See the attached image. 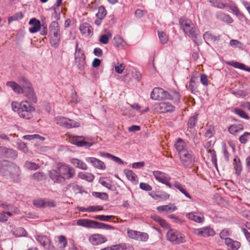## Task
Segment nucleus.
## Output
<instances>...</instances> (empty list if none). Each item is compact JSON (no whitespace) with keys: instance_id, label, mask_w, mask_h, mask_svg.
Segmentation results:
<instances>
[{"instance_id":"f257e3e1","label":"nucleus","mask_w":250,"mask_h":250,"mask_svg":"<svg viewBox=\"0 0 250 250\" xmlns=\"http://www.w3.org/2000/svg\"><path fill=\"white\" fill-rule=\"evenodd\" d=\"M75 175V169L65 164L58 166L48 172L49 178L55 183L63 184L66 179L72 178Z\"/></svg>"},{"instance_id":"f03ea898","label":"nucleus","mask_w":250,"mask_h":250,"mask_svg":"<svg viewBox=\"0 0 250 250\" xmlns=\"http://www.w3.org/2000/svg\"><path fill=\"white\" fill-rule=\"evenodd\" d=\"M12 108L19 116L25 120H31L34 116L35 108L27 101H23L20 103L12 102Z\"/></svg>"},{"instance_id":"7ed1b4c3","label":"nucleus","mask_w":250,"mask_h":250,"mask_svg":"<svg viewBox=\"0 0 250 250\" xmlns=\"http://www.w3.org/2000/svg\"><path fill=\"white\" fill-rule=\"evenodd\" d=\"M179 24L184 33L189 37L196 38L197 37L196 30L192 21L184 17L179 19Z\"/></svg>"},{"instance_id":"20e7f679","label":"nucleus","mask_w":250,"mask_h":250,"mask_svg":"<svg viewBox=\"0 0 250 250\" xmlns=\"http://www.w3.org/2000/svg\"><path fill=\"white\" fill-rule=\"evenodd\" d=\"M19 171V167L13 163L6 161H0V172L3 175H15Z\"/></svg>"},{"instance_id":"39448f33","label":"nucleus","mask_w":250,"mask_h":250,"mask_svg":"<svg viewBox=\"0 0 250 250\" xmlns=\"http://www.w3.org/2000/svg\"><path fill=\"white\" fill-rule=\"evenodd\" d=\"M21 84L23 87L22 93L30 101L33 103H36L37 98L33 89L31 83L25 78H22L21 80Z\"/></svg>"},{"instance_id":"423d86ee","label":"nucleus","mask_w":250,"mask_h":250,"mask_svg":"<svg viewBox=\"0 0 250 250\" xmlns=\"http://www.w3.org/2000/svg\"><path fill=\"white\" fill-rule=\"evenodd\" d=\"M49 28L51 43L53 46H57L59 44L61 38V32L58 22L55 21L52 22Z\"/></svg>"},{"instance_id":"0eeeda50","label":"nucleus","mask_w":250,"mask_h":250,"mask_svg":"<svg viewBox=\"0 0 250 250\" xmlns=\"http://www.w3.org/2000/svg\"><path fill=\"white\" fill-rule=\"evenodd\" d=\"M167 238L172 243L175 245L183 243L186 241L184 234L178 230L172 229L167 231Z\"/></svg>"},{"instance_id":"6e6552de","label":"nucleus","mask_w":250,"mask_h":250,"mask_svg":"<svg viewBox=\"0 0 250 250\" xmlns=\"http://www.w3.org/2000/svg\"><path fill=\"white\" fill-rule=\"evenodd\" d=\"M75 63L80 70H83L86 66L85 57L81 48H78V42H76L75 53Z\"/></svg>"},{"instance_id":"1a4fd4ad","label":"nucleus","mask_w":250,"mask_h":250,"mask_svg":"<svg viewBox=\"0 0 250 250\" xmlns=\"http://www.w3.org/2000/svg\"><path fill=\"white\" fill-rule=\"evenodd\" d=\"M55 121L57 125L66 128L78 127L80 126L79 123L62 116L56 117Z\"/></svg>"},{"instance_id":"9d476101","label":"nucleus","mask_w":250,"mask_h":250,"mask_svg":"<svg viewBox=\"0 0 250 250\" xmlns=\"http://www.w3.org/2000/svg\"><path fill=\"white\" fill-rule=\"evenodd\" d=\"M179 156L183 166L187 167H191L194 163V158L191 151L187 150L179 154Z\"/></svg>"},{"instance_id":"9b49d317","label":"nucleus","mask_w":250,"mask_h":250,"mask_svg":"<svg viewBox=\"0 0 250 250\" xmlns=\"http://www.w3.org/2000/svg\"><path fill=\"white\" fill-rule=\"evenodd\" d=\"M152 174L156 180L167 185L169 188L172 187V185L169 182L171 178L166 173L161 171L155 170L152 172Z\"/></svg>"},{"instance_id":"f8f14e48","label":"nucleus","mask_w":250,"mask_h":250,"mask_svg":"<svg viewBox=\"0 0 250 250\" xmlns=\"http://www.w3.org/2000/svg\"><path fill=\"white\" fill-rule=\"evenodd\" d=\"M169 93L159 87L154 88L151 93V98L154 100H162L169 98Z\"/></svg>"},{"instance_id":"ddd939ff","label":"nucleus","mask_w":250,"mask_h":250,"mask_svg":"<svg viewBox=\"0 0 250 250\" xmlns=\"http://www.w3.org/2000/svg\"><path fill=\"white\" fill-rule=\"evenodd\" d=\"M37 241L47 250H55V248L51 244V240L46 235H37L35 236Z\"/></svg>"},{"instance_id":"4468645a","label":"nucleus","mask_w":250,"mask_h":250,"mask_svg":"<svg viewBox=\"0 0 250 250\" xmlns=\"http://www.w3.org/2000/svg\"><path fill=\"white\" fill-rule=\"evenodd\" d=\"M154 107L155 109L160 113L172 112L175 109L174 106L168 102H161L156 104Z\"/></svg>"},{"instance_id":"2eb2a0df","label":"nucleus","mask_w":250,"mask_h":250,"mask_svg":"<svg viewBox=\"0 0 250 250\" xmlns=\"http://www.w3.org/2000/svg\"><path fill=\"white\" fill-rule=\"evenodd\" d=\"M192 231L194 234L199 236L208 237L214 234V230L208 227L200 229H193Z\"/></svg>"},{"instance_id":"dca6fc26","label":"nucleus","mask_w":250,"mask_h":250,"mask_svg":"<svg viewBox=\"0 0 250 250\" xmlns=\"http://www.w3.org/2000/svg\"><path fill=\"white\" fill-rule=\"evenodd\" d=\"M17 156V152L12 149L0 146V157L15 159Z\"/></svg>"},{"instance_id":"f3484780","label":"nucleus","mask_w":250,"mask_h":250,"mask_svg":"<svg viewBox=\"0 0 250 250\" xmlns=\"http://www.w3.org/2000/svg\"><path fill=\"white\" fill-rule=\"evenodd\" d=\"M186 217L188 219L198 223H202L205 220L204 215L201 212L198 211L188 213L186 214Z\"/></svg>"},{"instance_id":"a211bd4d","label":"nucleus","mask_w":250,"mask_h":250,"mask_svg":"<svg viewBox=\"0 0 250 250\" xmlns=\"http://www.w3.org/2000/svg\"><path fill=\"white\" fill-rule=\"evenodd\" d=\"M79 29L81 33L85 37H91L93 35V28L87 22L81 24Z\"/></svg>"},{"instance_id":"6ab92c4d","label":"nucleus","mask_w":250,"mask_h":250,"mask_svg":"<svg viewBox=\"0 0 250 250\" xmlns=\"http://www.w3.org/2000/svg\"><path fill=\"white\" fill-rule=\"evenodd\" d=\"M84 139L85 138L83 136H77L71 140L72 143L78 146H91L92 144L86 142L84 141Z\"/></svg>"},{"instance_id":"aec40b11","label":"nucleus","mask_w":250,"mask_h":250,"mask_svg":"<svg viewBox=\"0 0 250 250\" xmlns=\"http://www.w3.org/2000/svg\"><path fill=\"white\" fill-rule=\"evenodd\" d=\"M174 146L176 150L178 152V154L188 150L187 143L184 140L180 138H177L175 140Z\"/></svg>"},{"instance_id":"412c9836","label":"nucleus","mask_w":250,"mask_h":250,"mask_svg":"<svg viewBox=\"0 0 250 250\" xmlns=\"http://www.w3.org/2000/svg\"><path fill=\"white\" fill-rule=\"evenodd\" d=\"M96 224V221H95L85 219H80L78 220L77 222V225L87 228L95 229Z\"/></svg>"},{"instance_id":"4be33fe9","label":"nucleus","mask_w":250,"mask_h":250,"mask_svg":"<svg viewBox=\"0 0 250 250\" xmlns=\"http://www.w3.org/2000/svg\"><path fill=\"white\" fill-rule=\"evenodd\" d=\"M86 160L97 168L102 170L105 169V165L104 163L98 159L94 157H88L86 159Z\"/></svg>"},{"instance_id":"5701e85b","label":"nucleus","mask_w":250,"mask_h":250,"mask_svg":"<svg viewBox=\"0 0 250 250\" xmlns=\"http://www.w3.org/2000/svg\"><path fill=\"white\" fill-rule=\"evenodd\" d=\"M89 241L93 245H98L105 242L107 239L102 235L95 234L89 238Z\"/></svg>"},{"instance_id":"b1692460","label":"nucleus","mask_w":250,"mask_h":250,"mask_svg":"<svg viewBox=\"0 0 250 250\" xmlns=\"http://www.w3.org/2000/svg\"><path fill=\"white\" fill-rule=\"evenodd\" d=\"M29 24L32 25L29 29L30 32L31 33H36L41 29V22L39 20L35 18L31 19L29 22Z\"/></svg>"},{"instance_id":"393cba45","label":"nucleus","mask_w":250,"mask_h":250,"mask_svg":"<svg viewBox=\"0 0 250 250\" xmlns=\"http://www.w3.org/2000/svg\"><path fill=\"white\" fill-rule=\"evenodd\" d=\"M211 143L210 142H208L205 145V148L207 149L208 152L210 153L211 157L212 163L217 168V157L216 152L214 149H211Z\"/></svg>"},{"instance_id":"a878e982","label":"nucleus","mask_w":250,"mask_h":250,"mask_svg":"<svg viewBox=\"0 0 250 250\" xmlns=\"http://www.w3.org/2000/svg\"><path fill=\"white\" fill-rule=\"evenodd\" d=\"M6 85L11 87L12 90L18 94H21L23 92V87L22 86L20 85L16 82L9 81L6 83ZM21 85H22L21 84Z\"/></svg>"},{"instance_id":"bb28decb","label":"nucleus","mask_w":250,"mask_h":250,"mask_svg":"<svg viewBox=\"0 0 250 250\" xmlns=\"http://www.w3.org/2000/svg\"><path fill=\"white\" fill-rule=\"evenodd\" d=\"M233 165L234 169L235 170V173L237 176L240 175L242 170V166L241 161L237 156H235L234 157L233 160Z\"/></svg>"},{"instance_id":"cd10ccee","label":"nucleus","mask_w":250,"mask_h":250,"mask_svg":"<svg viewBox=\"0 0 250 250\" xmlns=\"http://www.w3.org/2000/svg\"><path fill=\"white\" fill-rule=\"evenodd\" d=\"M225 244L232 250H237L241 246L239 242L229 238L226 239Z\"/></svg>"},{"instance_id":"c85d7f7f","label":"nucleus","mask_w":250,"mask_h":250,"mask_svg":"<svg viewBox=\"0 0 250 250\" xmlns=\"http://www.w3.org/2000/svg\"><path fill=\"white\" fill-rule=\"evenodd\" d=\"M157 209L159 212H172L177 209V207L172 204L158 207Z\"/></svg>"},{"instance_id":"c756f323","label":"nucleus","mask_w":250,"mask_h":250,"mask_svg":"<svg viewBox=\"0 0 250 250\" xmlns=\"http://www.w3.org/2000/svg\"><path fill=\"white\" fill-rule=\"evenodd\" d=\"M71 163L72 164V165L75 167H76L83 169V170H86L87 169V166L86 164L83 162L82 161L76 159V158H73L71 159L70 160Z\"/></svg>"},{"instance_id":"7c9ffc66","label":"nucleus","mask_w":250,"mask_h":250,"mask_svg":"<svg viewBox=\"0 0 250 250\" xmlns=\"http://www.w3.org/2000/svg\"><path fill=\"white\" fill-rule=\"evenodd\" d=\"M203 38L206 42L208 44H209L210 42H214L216 40H218L219 39V37L214 36L211 33L208 31H207L204 34Z\"/></svg>"},{"instance_id":"2f4dec72","label":"nucleus","mask_w":250,"mask_h":250,"mask_svg":"<svg viewBox=\"0 0 250 250\" xmlns=\"http://www.w3.org/2000/svg\"><path fill=\"white\" fill-rule=\"evenodd\" d=\"M12 232L16 237H26L27 235V232L22 227L15 228L12 230Z\"/></svg>"},{"instance_id":"473e14b6","label":"nucleus","mask_w":250,"mask_h":250,"mask_svg":"<svg viewBox=\"0 0 250 250\" xmlns=\"http://www.w3.org/2000/svg\"><path fill=\"white\" fill-rule=\"evenodd\" d=\"M244 130V126L242 125H231L228 129L229 132L233 135H235L236 133L242 131Z\"/></svg>"},{"instance_id":"72a5a7b5","label":"nucleus","mask_w":250,"mask_h":250,"mask_svg":"<svg viewBox=\"0 0 250 250\" xmlns=\"http://www.w3.org/2000/svg\"><path fill=\"white\" fill-rule=\"evenodd\" d=\"M78 177L83 180H85L90 182H92L94 179V176L92 173L84 172H79Z\"/></svg>"},{"instance_id":"f704fd0d","label":"nucleus","mask_w":250,"mask_h":250,"mask_svg":"<svg viewBox=\"0 0 250 250\" xmlns=\"http://www.w3.org/2000/svg\"><path fill=\"white\" fill-rule=\"evenodd\" d=\"M46 175L42 172H37L31 176V179L35 181H42L45 179Z\"/></svg>"},{"instance_id":"c9c22d12","label":"nucleus","mask_w":250,"mask_h":250,"mask_svg":"<svg viewBox=\"0 0 250 250\" xmlns=\"http://www.w3.org/2000/svg\"><path fill=\"white\" fill-rule=\"evenodd\" d=\"M217 17L220 20L228 23H232L233 21L232 19L229 15L224 13H220L218 15Z\"/></svg>"},{"instance_id":"e433bc0d","label":"nucleus","mask_w":250,"mask_h":250,"mask_svg":"<svg viewBox=\"0 0 250 250\" xmlns=\"http://www.w3.org/2000/svg\"><path fill=\"white\" fill-rule=\"evenodd\" d=\"M107 14L105 7L103 6H100L98 9V12L96 14V17L98 19L103 20L104 18Z\"/></svg>"},{"instance_id":"4c0bfd02","label":"nucleus","mask_w":250,"mask_h":250,"mask_svg":"<svg viewBox=\"0 0 250 250\" xmlns=\"http://www.w3.org/2000/svg\"><path fill=\"white\" fill-rule=\"evenodd\" d=\"M114 246L115 250H134L132 246L125 243L119 244Z\"/></svg>"},{"instance_id":"58836bf2","label":"nucleus","mask_w":250,"mask_h":250,"mask_svg":"<svg viewBox=\"0 0 250 250\" xmlns=\"http://www.w3.org/2000/svg\"><path fill=\"white\" fill-rule=\"evenodd\" d=\"M24 167L27 169L35 170L39 168V166L34 162L26 161L24 164Z\"/></svg>"},{"instance_id":"ea45409f","label":"nucleus","mask_w":250,"mask_h":250,"mask_svg":"<svg viewBox=\"0 0 250 250\" xmlns=\"http://www.w3.org/2000/svg\"><path fill=\"white\" fill-rule=\"evenodd\" d=\"M58 240L59 248L60 249H64L67 244V241L65 236L63 235L59 236Z\"/></svg>"},{"instance_id":"a19ab883","label":"nucleus","mask_w":250,"mask_h":250,"mask_svg":"<svg viewBox=\"0 0 250 250\" xmlns=\"http://www.w3.org/2000/svg\"><path fill=\"white\" fill-rule=\"evenodd\" d=\"M158 35L160 42L162 44H166L167 42L168 41V38L164 32L158 31Z\"/></svg>"},{"instance_id":"79ce46f5","label":"nucleus","mask_w":250,"mask_h":250,"mask_svg":"<svg viewBox=\"0 0 250 250\" xmlns=\"http://www.w3.org/2000/svg\"><path fill=\"white\" fill-rule=\"evenodd\" d=\"M231 234V231L228 229H223L220 233V237L222 239H224L226 242V239H229L228 237L230 236Z\"/></svg>"},{"instance_id":"37998d69","label":"nucleus","mask_w":250,"mask_h":250,"mask_svg":"<svg viewBox=\"0 0 250 250\" xmlns=\"http://www.w3.org/2000/svg\"><path fill=\"white\" fill-rule=\"evenodd\" d=\"M234 113L242 118L248 120L250 117L243 110L240 108H235L234 109Z\"/></svg>"},{"instance_id":"c03bdc74","label":"nucleus","mask_w":250,"mask_h":250,"mask_svg":"<svg viewBox=\"0 0 250 250\" xmlns=\"http://www.w3.org/2000/svg\"><path fill=\"white\" fill-rule=\"evenodd\" d=\"M169 98L167 99L173 100L174 102H178L180 99V95L179 93L176 91H172L169 93Z\"/></svg>"},{"instance_id":"a18cd8bd","label":"nucleus","mask_w":250,"mask_h":250,"mask_svg":"<svg viewBox=\"0 0 250 250\" xmlns=\"http://www.w3.org/2000/svg\"><path fill=\"white\" fill-rule=\"evenodd\" d=\"M95 229H113L114 228L109 225L96 221Z\"/></svg>"},{"instance_id":"49530a36","label":"nucleus","mask_w":250,"mask_h":250,"mask_svg":"<svg viewBox=\"0 0 250 250\" xmlns=\"http://www.w3.org/2000/svg\"><path fill=\"white\" fill-rule=\"evenodd\" d=\"M249 139H250V133L245 132L243 135L239 137V140L241 144H245L248 142Z\"/></svg>"},{"instance_id":"de8ad7c7","label":"nucleus","mask_w":250,"mask_h":250,"mask_svg":"<svg viewBox=\"0 0 250 250\" xmlns=\"http://www.w3.org/2000/svg\"><path fill=\"white\" fill-rule=\"evenodd\" d=\"M124 172L128 180L131 181H136V175L132 170L129 169H125V170Z\"/></svg>"},{"instance_id":"09e8293b","label":"nucleus","mask_w":250,"mask_h":250,"mask_svg":"<svg viewBox=\"0 0 250 250\" xmlns=\"http://www.w3.org/2000/svg\"><path fill=\"white\" fill-rule=\"evenodd\" d=\"M23 18V14L22 12H20L15 14L11 17H10L8 19V22H11L14 21H18L21 19Z\"/></svg>"},{"instance_id":"8fccbe9b","label":"nucleus","mask_w":250,"mask_h":250,"mask_svg":"<svg viewBox=\"0 0 250 250\" xmlns=\"http://www.w3.org/2000/svg\"><path fill=\"white\" fill-rule=\"evenodd\" d=\"M123 39L118 35H116L113 39L114 45L118 47L123 46Z\"/></svg>"},{"instance_id":"3c124183","label":"nucleus","mask_w":250,"mask_h":250,"mask_svg":"<svg viewBox=\"0 0 250 250\" xmlns=\"http://www.w3.org/2000/svg\"><path fill=\"white\" fill-rule=\"evenodd\" d=\"M23 138L25 140H31L33 139H38L40 140H44L45 138L39 134H33V135H27L23 137Z\"/></svg>"},{"instance_id":"603ef678","label":"nucleus","mask_w":250,"mask_h":250,"mask_svg":"<svg viewBox=\"0 0 250 250\" xmlns=\"http://www.w3.org/2000/svg\"><path fill=\"white\" fill-rule=\"evenodd\" d=\"M189 89L191 90V92L195 94L198 92L197 90V86L193 78H191L190 81Z\"/></svg>"},{"instance_id":"864d4df0","label":"nucleus","mask_w":250,"mask_h":250,"mask_svg":"<svg viewBox=\"0 0 250 250\" xmlns=\"http://www.w3.org/2000/svg\"><path fill=\"white\" fill-rule=\"evenodd\" d=\"M139 233V231L127 229V233L128 236L131 239L136 240L138 236Z\"/></svg>"},{"instance_id":"5fc2aeb1","label":"nucleus","mask_w":250,"mask_h":250,"mask_svg":"<svg viewBox=\"0 0 250 250\" xmlns=\"http://www.w3.org/2000/svg\"><path fill=\"white\" fill-rule=\"evenodd\" d=\"M155 199H161L163 200H167L169 198V195L165 192H158L155 194Z\"/></svg>"},{"instance_id":"6e6d98bb","label":"nucleus","mask_w":250,"mask_h":250,"mask_svg":"<svg viewBox=\"0 0 250 250\" xmlns=\"http://www.w3.org/2000/svg\"><path fill=\"white\" fill-rule=\"evenodd\" d=\"M111 37L112 35L110 33L104 34L101 37L100 42L104 44H107L108 42L109 39L111 38Z\"/></svg>"},{"instance_id":"4d7b16f0","label":"nucleus","mask_w":250,"mask_h":250,"mask_svg":"<svg viewBox=\"0 0 250 250\" xmlns=\"http://www.w3.org/2000/svg\"><path fill=\"white\" fill-rule=\"evenodd\" d=\"M197 118V115H194V116L191 117L189 119L188 121V127H189L191 128L195 126V124L196 123Z\"/></svg>"},{"instance_id":"13d9d810","label":"nucleus","mask_w":250,"mask_h":250,"mask_svg":"<svg viewBox=\"0 0 250 250\" xmlns=\"http://www.w3.org/2000/svg\"><path fill=\"white\" fill-rule=\"evenodd\" d=\"M148 235L146 233L139 231L138 236L136 240L146 242L148 240Z\"/></svg>"},{"instance_id":"bf43d9fd","label":"nucleus","mask_w":250,"mask_h":250,"mask_svg":"<svg viewBox=\"0 0 250 250\" xmlns=\"http://www.w3.org/2000/svg\"><path fill=\"white\" fill-rule=\"evenodd\" d=\"M114 216L113 215H96L93 217L96 219H99L101 221H108L109 219L114 218Z\"/></svg>"},{"instance_id":"052dcab7","label":"nucleus","mask_w":250,"mask_h":250,"mask_svg":"<svg viewBox=\"0 0 250 250\" xmlns=\"http://www.w3.org/2000/svg\"><path fill=\"white\" fill-rule=\"evenodd\" d=\"M227 7H228L236 16L241 15L238 8L235 4H227Z\"/></svg>"},{"instance_id":"680f3d73","label":"nucleus","mask_w":250,"mask_h":250,"mask_svg":"<svg viewBox=\"0 0 250 250\" xmlns=\"http://www.w3.org/2000/svg\"><path fill=\"white\" fill-rule=\"evenodd\" d=\"M230 64L235 68H239L242 70H245L246 66L242 63H239L236 62H232Z\"/></svg>"},{"instance_id":"e2e57ef3","label":"nucleus","mask_w":250,"mask_h":250,"mask_svg":"<svg viewBox=\"0 0 250 250\" xmlns=\"http://www.w3.org/2000/svg\"><path fill=\"white\" fill-rule=\"evenodd\" d=\"M124 69L125 65L123 63L118 62L115 66V70L118 74L122 73Z\"/></svg>"},{"instance_id":"0e129e2a","label":"nucleus","mask_w":250,"mask_h":250,"mask_svg":"<svg viewBox=\"0 0 250 250\" xmlns=\"http://www.w3.org/2000/svg\"><path fill=\"white\" fill-rule=\"evenodd\" d=\"M33 204L35 206L38 208H44V199L35 200L33 201Z\"/></svg>"},{"instance_id":"69168bd1","label":"nucleus","mask_w":250,"mask_h":250,"mask_svg":"<svg viewBox=\"0 0 250 250\" xmlns=\"http://www.w3.org/2000/svg\"><path fill=\"white\" fill-rule=\"evenodd\" d=\"M230 45L233 47L241 48L242 44L241 42L236 40H232L230 41Z\"/></svg>"},{"instance_id":"338daca9","label":"nucleus","mask_w":250,"mask_h":250,"mask_svg":"<svg viewBox=\"0 0 250 250\" xmlns=\"http://www.w3.org/2000/svg\"><path fill=\"white\" fill-rule=\"evenodd\" d=\"M56 206V203L55 201L52 200L44 199V208L45 207H55Z\"/></svg>"},{"instance_id":"774afa93","label":"nucleus","mask_w":250,"mask_h":250,"mask_svg":"<svg viewBox=\"0 0 250 250\" xmlns=\"http://www.w3.org/2000/svg\"><path fill=\"white\" fill-rule=\"evenodd\" d=\"M139 186L140 188L144 190L150 191L152 190V187L147 183H141Z\"/></svg>"}]
</instances>
